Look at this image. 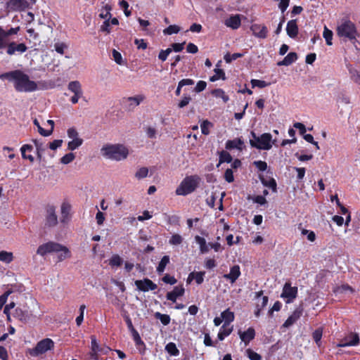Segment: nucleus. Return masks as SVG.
I'll use <instances>...</instances> for the list:
<instances>
[{"label": "nucleus", "mask_w": 360, "mask_h": 360, "mask_svg": "<svg viewBox=\"0 0 360 360\" xmlns=\"http://www.w3.org/2000/svg\"><path fill=\"white\" fill-rule=\"evenodd\" d=\"M155 319H159L164 326H167L170 323V316L167 314H163L160 312H155L154 314Z\"/></svg>", "instance_id": "f704fd0d"}, {"label": "nucleus", "mask_w": 360, "mask_h": 360, "mask_svg": "<svg viewBox=\"0 0 360 360\" xmlns=\"http://www.w3.org/2000/svg\"><path fill=\"white\" fill-rule=\"evenodd\" d=\"M240 276V266L238 265H234L231 268L230 272L229 274H224L223 277L227 280H229L231 283H234Z\"/></svg>", "instance_id": "a211bd4d"}, {"label": "nucleus", "mask_w": 360, "mask_h": 360, "mask_svg": "<svg viewBox=\"0 0 360 360\" xmlns=\"http://www.w3.org/2000/svg\"><path fill=\"white\" fill-rule=\"evenodd\" d=\"M112 56L114 58V60L119 65L122 64V57L120 52L116 51L115 49L112 50Z\"/></svg>", "instance_id": "69168bd1"}, {"label": "nucleus", "mask_w": 360, "mask_h": 360, "mask_svg": "<svg viewBox=\"0 0 360 360\" xmlns=\"http://www.w3.org/2000/svg\"><path fill=\"white\" fill-rule=\"evenodd\" d=\"M338 35L355 43L358 35L355 25L349 20H342L337 27Z\"/></svg>", "instance_id": "423d86ee"}, {"label": "nucleus", "mask_w": 360, "mask_h": 360, "mask_svg": "<svg viewBox=\"0 0 360 360\" xmlns=\"http://www.w3.org/2000/svg\"><path fill=\"white\" fill-rule=\"evenodd\" d=\"M323 37L325 38L328 45H332L333 32L328 29L326 27H324Z\"/></svg>", "instance_id": "de8ad7c7"}, {"label": "nucleus", "mask_w": 360, "mask_h": 360, "mask_svg": "<svg viewBox=\"0 0 360 360\" xmlns=\"http://www.w3.org/2000/svg\"><path fill=\"white\" fill-rule=\"evenodd\" d=\"M211 94L217 98H221L225 103L229 101V96H226L224 91L221 89H214Z\"/></svg>", "instance_id": "a19ab883"}, {"label": "nucleus", "mask_w": 360, "mask_h": 360, "mask_svg": "<svg viewBox=\"0 0 360 360\" xmlns=\"http://www.w3.org/2000/svg\"><path fill=\"white\" fill-rule=\"evenodd\" d=\"M243 144V141L240 139H235L233 140H229L226 143V148L227 150H232L234 148H237L238 150H242L241 146Z\"/></svg>", "instance_id": "b1692460"}, {"label": "nucleus", "mask_w": 360, "mask_h": 360, "mask_svg": "<svg viewBox=\"0 0 360 360\" xmlns=\"http://www.w3.org/2000/svg\"><path fill=\"white\" fill-rule=\"evenodd\" d=\"M136 288L142 292H148L149 290H155L157 289V285L149 278H144L143 280H136L134 282Z\"/></svg>", "instance_id": "2eb2a0df"}, {"label": "nucleus", "mask_w": 360, "mask_h": 360, "mask_svg": "<svg viewBox=\"0 0 360 360\" xmlns=\"http://www.w3.org/2000/svg\"><path fill=\"white\" fill-rule=\"evenodd\" d=\"M122 259H121V257L119 255H113L110 260V264L111 266H119L122 264Z\"/></svg>", "instance_id": "4d7b16f0"}, {"label": "nucleus", "mask_w": 360, "mask_h": 360, "mask_svg": "<svg viewBox=\"0 0 360 360\" xmlns=\"http://www.w3.org/2000/svg\"><path fill=\"white\" fill-rule=\"evenodd\" d=\"M8 42V38L5 34V30L0 26V49L6 48Z\"/></svg>", "instance_id": "ea45409f"}, {"label": "nucleus", "mask_w": 360, "mask_h": 360, "mask_svg": "<svg viewBox=\"0 0 360 360\" xmlns=\"http://www.w3.org/2000/svg\"><path fill=\"white\" fill-rule=\"evenodd\" d=\"M172 51V49L171 48H168L166 50H161L159 53L158 58L162 61H165Z\"/></svg>", "instance_id": "864d4df0"}, {"label": "nucleus", "mask_w": 360, "mask_h": 360, "mask_svg": "<svg viewBox=\"0 0 360 360\" xmlns=\"http://www.w3.org/2000/svg\"><path fill=\"white\" fill-rule=\"evenodd\" d=\"M191 101V97L188 95H184L182 99L178 103V107L179 108H183L186 106L189 102Z\"/></svg>", "instance_id": "13d9d810"}, {"label": "nucleus", "mask_w": 360, "mask_h": 360, "mask_svg": "<svg viewBox=\"0 0 360 360\" xmlns=\"http://www.w3.org/2000/svg\"><path fill=\"white\" fill-rule=\"evenodd\" d=\"M250 30L256 37L265 39L267 37L268 30L264 25L253 24L251 25Z\"/></svg>", "instance_id": "dca6fc26"}, {"label": "nucleus", "mask_w": 360, "mask_h": 360, "mask_svg": "<svg viewBox=\"0 0 360 360\" xmlns=\"http://www.w3.org/2000/svg\"><path fill=\"white\" fill-rule=\"evenodd\" d=\"M35 3L36 0H9L6 8L9 11H22L31 8Z\"/></svg>", "instance_id": "6e6552de"}, {"label": "nucleus", "mask_w": 360, "mask_h": 360, "mask_svg": "<svg viewBox=\"0 0 360 360\" xmlns=\"http://www.w3.org/2000/svg\"><path fill=\"white\" fill-rule=\"evenodd\" d=\"M33 142L37 148V158L40 160L41 158V153L45 150L46 147L41 142L39 141L38 140H33Z\"/></svg>", "instance_id": "c03bdc74"}, {"label": "nucleus", "mask_w": 360, "mask_h": 360, "mask_svg": "<svg viewBox=\"0 0 360 360\" xmlns=\"http://www.w3.org/2000/svg\"><path fill=\"white\" fill-rule=\"evenodd\" d=\"M250 136V144L251 147L259 150H269L276 142V140L272 141V136L269 133H264L260 136H257L252 131Z\"/></svg>", "instance_id": "20e7f679"}, {"label": "nucleus", "mask_w": 360, "mask_h": 360, "mask_svg": "<svg viewBox=\"0 0 360 360\" xmlns=\"http://www.w3.org/2000/svg\"><path fill=\"white\" fill-rule=\"evenodd\" d=\"M287 34L292 39H295L298 34V26L296 20H291L288 22L286 27Z\"/></svg>", "instance_id": "6ab92c4d"}, {"label": "nucleus", "mask_w": 360, "mask_h": 360, "mask_svg": "<svg viewBox=\"0 0 360 360\" xmlns=\"http://www.w3.org/2000/svg\"><path fill=\"white\" fill-rule=\"evenodd\" d=\"M360 343V338L358 333H350L345 338L340 340L337 346L340 347L356 346Z\"/></svg>", "instance_id": "f8f14e48"}, {"label": "nucleus", "mask_w": 360, "mask_h": 360, "mask_svg": "<svg viewBox=\"0 0 360 360\" xmlns=\"http://www.w3.org/2000/svg\"><path fill=\"white\" fill-rule=\"evenodd\" d=\"M224 24L226 26L232 28L233 30L238 29L241 25V20L239 15H231L230 18H227Z\"/></svg>", "instance_id": "aec40b11"}, {"label": "nucleus", "mask_w": 360, "mask_h": 360, "mask_svg": "<svg viewBox=\"0 0 360 360\" xmlns=\"http://www.w3.org/2000/svg\"><path fill=\"white\" fill-rule=\"evenodd\" d=\"M169 262V257L168 255H165L160 260L157 267V271L159 274L163 273L165 269L166 266Z\"/></svg>", "instance_id": "2f4dec72"}, {"label": "nucleus", "mask_w": 360, "mask_h": 360, "mask_svg": "<svg viewBox=\"0 0 360 360\" xmlns=\"http://www.w3.org/2000/svg\"><path fill=\"white\" fill-rule=\"evenodd\" d=\"M110 20L107 19L105 20L103 25L101 26L100 30L103 32H106L109 34L110 32Z\"/></svg>", "instance_id": "e2e57ef3"}, {"label": "nucleus", "mask_w": 360, "mask_h": 360, "mask_svg": "<svg viewBox=\"0 0 360 360\" xmlns=\"http://www.w3.org/2000/svg\"><path fill=\"white\" fill-rule=\"evenodd\" d=\"M58 224V217L56 213V207L48 205L45 207L44 226L54 227Z\"/></svg>", "instance_id": "9d476101"}, {"label": "nucleus", "mask_w": 360, "mask_h": 360, "mask_svg": "<svg viewBox=\"0 0 360 360\" xmlns=\"http://www.w3.org/2000/svg\"><path fill=\"white\" fill-rule=\"evenodd\" d=\"M184 288L182 286H176L172 291L167 293L166 297L168 300L175 302L178 297L184 295Z\"/></svg>", "instance_id": "412c9836"}, {"label": "nucleus", "mask_w": 360, "mask_h": 360, "mask_svg": "<svg viewBox=\"0 0 360 360\" xmlns=\"http://www.w3.org/2000/svg\"><path fill=\"white\" fill-rule=\"evenodd\" d=\"M101 155L110 160H121L127 157L128 151L122 145H106L101 149Z\"/></svg>", "instance_id": "39448f33"}, {"label": "nucleus", "mask_w": 360, "mask_h": 360, "mask_svg": "<svg viewBox=\"0 0 360 360\" xmlns=\"http://www.w3.org/2000/svg\"><path fill=\"white\" fill-rule=\"evenodd\" d=\"M83 143V140L80 138L74 139L68 144V148L70 150H74L79 148Z\"/></svg>", "instance_id": "58836bf2"}, {"label": "nucleus", "mask_w": 360, "mask_h": 360, "mask_svg": "<svg viewBox=\"0 0 360 360\" xmlns=\"http://www.w3.org/2000/svg\"><path fill=\"white\" fill-rule=\"evenodd\" d=\"M183 241V238L182 237L179 235V234H174L170 240H169V243L172 244V245H179L182 243Z\"/></svg>", "instance_id": "6e6d98bb"}, {"label": "nucleus", "mask_w": 360, "mask_h": 360, "mask_svg": "<svg viewBox=\"0 0 360 360\" xmlns=\"http://www.w3.org/2000/svg\"><path fill=\"white\" fill-rule=\"evenodd\" d=\"M180 31V27L176 25H169L168 27L163 30L165 34L171 35L176 34Z\"/></svg>", "instance_id": "a18cd8bd"}, {"label": "nucleus", "mask_w": 360, "mask_h": 360, "mask_svg": "<svg viewBox=\"0 0 360 360\" xmlns=\"http://www.w3.org/2000/svg\"><path fill=\"white\" fill-rule=\"evenodd\" d=\"M200 178L198 175L185 177L176 190L178 195H186L193 193L198 186Z\"/></svg>", "instance_id": "0eeeda50"}, {"label": "nucleus", "mask_w": 360, "mask_h": 360, "mask_svg": "<svg viewBox=\"0 0 360 360\" xmlns=\"http://www.w3.org/2000/svg\"><path fill=\"white\" fill-rule=\"evenodd\" d=\"M211 127H212V124L210 121L207 120H204L200 124L202 134L208 135L210 134V128Z\"/></svg>", "instance_id": "37998d69"}, {"label": "nucleus", "mask_w": 360, "mask_h": 360, "mask_svg": "<svg viewBox=\"0 0 360 360\" xmlns=\"http://www.w3.org/2000/svg\"><path fill=\"white\" fill-rule=\"evenodd\" d=\"M53 252L59 254L58 259L60 261H62L70 257V252L65 246L53 241H50L39 245L37 250V253L41 256H44L46 254Z\"/></svg>", "instance_id": "7ed1b4c3"}, {"label": "nucleus", "mask_w": 360, "mask_h": 360, "mask_svg": "<svg viewBox=\"0 0 360 360\" xmlns=\"http://www.w3.org/2000/svg\"><path fill=\"white\" fill-rule=\"evenodd\" d=\"M206 86H207V83L204 81H199L195 87L194 88L193 91L197 92V93H199V92H201L205 88H206Z\"/></svg>", "instance_id": "338daca9"}, {"label": "nucleus", "mask_w": 360, "mask_h": 360, "mask_svg": "<svg viewBox=\"0 0 360 360\" xmlns=\"http://www.w3.org/2000/svg\"><path fill=\"white\" fill-rule=\"evenodd\" d=\"M68 89L74 94H83L82 86L78 81H72L68 85Z\"/></svg>", "instance_id": "393cba45"}, {"label": "nucleus", "mask_w": 360, "mask_h": 360, "mask_svg": "<svg viewBox=\"0 0 360 360\" xmlns=\"http://www.w3.org/2000/svg\"><path fill=\"white\" fill-rule=\"evenodd\" d=\"M75 158V154L72 153H69L61 158L60 162L64 165H68V164L70 163L71 162H72Z\"/></svg>", "instance_id": "3c124183"}, {"label": "nucleus", "mask_w": 360, "mask_h": 360, "mask_svg": "<svg viewBox=\"0 0 360 360\" xmlns=\"http://www.w3.org/2000/svg\"><path fill=\"white\" fill-rule=\"evenodd\" d=\"M259 179L264 186L271 188L274 192L276 191V182L274 179H271L269 181H267L264 178V176L260 175Z\"/></svg>", "instance_id": "473e14b6"}, {"label": "nucleus", "mask_w": 360, "mask_h": 360, "mask_svg": "<svg viewBox=\"0 0 360 360\" xmlns=\"http://www.w3.org/2000/svg\"><path fill=\"white\" fill-rule=\"evenodd\" d=\"M162 281L164 283H169L170 285H174V284H175L177 282L176 279L174 276H171L169 274L165 275L162 277Z\"/></svg>", "instance_id": "680f3d73"}, {"label": "nucleus", "mask_w": 360, "mask_h": 360, "mask_svg": "<svg viewBox=\"0 0 360 360\" xmlns=\"http://www.w3.org/2000/svg\"><path fill=\"white\" fill-rule=\"evenodd\" d=\"M91 357L95 360L98 359V355L106 354L109 351H110V347L105 345H99V344L97 342L96 337L94 335L91 337Z\"/></svg>", "instance_id": "9b49d317"}, {"label": "nucleus", "mask_w": 360, "mask_h": 360, "mask_svg": "<svg viewBox=\"0 0 360 360\" xmlns=\"http://www.w3.org/2000/svg\"><path fill=\"white\" fill-rule=\"evenodd\" d=\"M232 161L231 155L226 151L222 150L219 153V162L217 165V167L220 165V164L223 162L229 163Z\"/></svg>", "instance_id": "e433bc0d"}, {"label": "nucleus", "mask_w": 360, "mask_h": 360, "mask_svg": "<svg viewBox=\"0 0 360 360\" xmlns=\"http://www.w3.org/2000/svg\"><path fill=\"white\" fill-rule=\"evenodd\" d=\"M6 48V53L13 56L16 53H23L27 50V46L24 43H16L15 41L8 42Z\"/></svg>", "instance_id": "ddd939ff"}, {"label": "nucleus", "mask_w": 360, "mask_h": 360, "mask_svg": "<svg viewBox=\"0 0 360 360\" xmlns=\"http://www.w3.org/2000/svg\"><path fill=\"white\" fill-rule=\"evenodd\" d=\"M146 133L148 138L150 139H155L157 135V130L155 128L153 127H146Z\"/></svg>", "instance_id": "5fc2aeb1"}, {"label": "nucleus", "mask_w": 360, "mask_h": 360, "mask_svg": "<svg viewBox=\"0 0 360 360\" xmlns=\"http://www.w3.org/2000/svg\"><path fill=\"white\" fill-rule=\"evenodd\" d=\"M55 50L57 53L63 54L65 49H67V45L64 43H56L54 45Z\"/></svg>", "instance_id": "774afa93"}, {"label": "nucleus", "mask_w": 360, "mask_h": 360, "mask_svg": "<svg viewBox=\"0 0 360 360\" xmlns=\"http://www.w3.org/2000/svg\"><path fill=\"white\" fill-rule=\"evenodd\" d=\"M297 287H292L291 284L288 282L285 283L283 288V292L281 293V297L286 298L287 303L292 302L293 300L297 297Z\"/></svg>", "instance_id": "4468645a"}, {"label": "nucleus", "mask_w": 360, "mask_h": 360, "mask_svg": "<svg viewBox=\"0 0 360 360\" xmlns=\"http://www.w3.org/2000/svg\"><path fill=\"white\" fill-rule=\"evenodd\" d=\"M238 335L241 340L244 342L245 345H247L252 340L255 338V331L253 328L250 327L245 332L239 330Z\"/></svg>", "instance_id": "f3484780"}, {"label": "nucleus", "mask_w": 360, "mask_h": 360, "mask_svg": "<svg viewBox=\"0 0 360 360\" xmlns=\"http://www.w3.org/2000/svg\"><path fill=\"white\" fill-rule=\"evenodd\" d=\"M112 10V6L109 4H106L105 6H103L101 10V13L99 14V17L101 18L105 19V20H110L112 15L110 13V11Z\"/></svg>", "instance_id": "c756f323"}, {"label": "nucleus", "mask_w": 360, "mask_h": 360, "mask_svg": "<svg viewBox=\"0 0 360 360\" xmlns=\"http://www.w3.org/2000/svg\"><path fill=\"white\" fill-rule=\"evenodd\" d=\"M195 240L196 243L199 245L200 250L202 254H205L209 252L210 246V243H207L204 238L200 237L199 236H196L195 237Z\"/></svg>", "instance_id": "5701e85b"}, {"label": "nucleus", "mask_w": 360, "mask_h": 360, "mask_svg": "<svg viewBox=\"0 0 360 360\" xmlns=\"http://www.w3.org/2000/svg\"><path fill=\"white\" fill-rule=\"evenodd\" d=\"M38 314V304L31 300L28 304L20 305L15 309L13 316L23 323L35 321Z\"/></svg>", "instance_id": "f03ea898"}, {"label": "nucleus", "mask_w": 360, "mask_h": 360, "mask_svg": "<svg viewBox=\"0 0 360 360\" xmlns=\"http://www.w3.org/2000/svg\"><path fill=\"white\" fill-rule=\"evenodd\" d=\"M252 88L255 87H259V88H264L269 85V83H267L265 81L263 80H259V79H252L250 81Z\"/></svg>", "instance_id": "8fccbe9b"}, {"label": "nucleus", "mask_w": 360, "mask_h": 360, "mask_svg": "<svg viewBox=\"0 0 360 360\" xmlns=\"http://www.w3.org/2000/svg\"><path fill=\"white\" fill-rule=\"evenodd\" d=\"M13 260V253L4 250L0 251V261L6 264L11 263Z\"/></svg>", "instance_id": "7c9ffc66"}, {"label": "nucleus", "mask_w": 360, "mask_h": 360, "mask_svg": "<svg viewBox=\"0 0 360 360\" xmlns=\"http://www.w3.org/2000/svg\"><path fill=\"white\" fill-rule=\"evenodd\" d=\"M232 332V328L224 327V325L221 328L219 333H218V339L219 340H223L226 337L229 335Z\"/></svg>", "instance_id": "4c0bfd02"}, {"label": "nucleus", "mask_w": 360, "mask_h": 360, "mask_svg": "<svg viewBox=\"0 0 360 360\" xmlns=\"http://www.w3.org/2000/svg\"><path fill=\"white\" fill-rule=\"evenodd\" d=\"M221 317L224 321L223 325H224V327H227L229 326L230 323L234 320V314L229 311V309H226L221 312Z\"/></svg>", "instance_id": "a878e982"}, {"label": "nucleus", "mask_w": 360, "mask_h": 360, "mask_svg": "<svg viewBox=\"0 0 360 360\" xmlns=\"http://www.w3.org/2000/svg\"><path fill=\"white\" fill-rule=\"evenodd\" d=\"M148 169L147 167H143L138 169V171L135 174V177L138 179H141L148 176Z\"/></svg>", "instance_id": "09e8293b"}, {"label": "nucleus", "mask_w": 360, "mask_h": 360, "mask_svg": "<svg viewBox=\"0 0 360 360\" xmlns=\"http://www.w3.org/2000/svg\"><path fill=\"white\" fill-rule=\"evenodd\" d=\"M253 164L255 165V167L262 172L265 171L267 169V164L264 161L258 160L255 161Z\"/></svg>", "instance_id": "052dcab7"}, {"label": "nucleus", "mask_w": 360, "mask_h": 360, "mask_svg": "<svg viewBox=\"0 0 360 360\" xmlns=\"http://www.w3.org/2000/svg\"><path fill=\"white\" fill-rule=\"evenodd\" d=\"M53 346L54 342L51 339L45 338L39 341L35 347L30 351V354L31 356H37L51 349Z\"/></svg>", "instance_id": "1a4fd4ad"}, {"label": "nucleus", "mask_w": 360, "mask_h": 360, "mask_svg": "<svg viewBox=\"0 0 360 360\" xmlns=\"http://www.w3.org/2000/svg\"><path fill=\"white\" fill-rule=\"evenodd\" d=\"M34 124L37 127L39 133L43 136H49L51 134V131L45 130L43 129L39 122L37 119H34L33 121Z\"/></svg>", "instance_id": "49530a36"}, {"label": "nucleus", "mask_w": 360, "mask_h": 360, "mask_svg": "<svg viewBox=\"0 0 360 360\" xmlns=\"http://www.w3.org/2000/svg\"><path fill=\"white\" fill-rule=\"evenodd\" d=\"M143 100L142 96H136L134 97H129L127 101L129 103V110H133L136 106H138L141 102Z\"/></svg>", "instance_id": "bb28decb"}, {"label": "nucleus", "mask_w": 360, "mask_h": 360, "mask_svg": "<svg viewBox=\"0 0 360 360\" xmlns=\"http://www.w3.org/2000/svg\"><path fill=\"white\" fill-rule=\"evenodd\" d=\"M194 84V81L191 79H183L181 81H179L178 84V86L176 89L175 94L176 96H179L181 94V88L185 86H192Z\"/></svg>", "instance_id": "c85d7f7f"}, {"label": "nucleus", "mask_w": 360, "mask_h": 360, "mask_svg": "<svg viewBox=\"0 0 360 360\" xmlns=\"http://www.w3.org/2000/svg\"><path fill=\"white\" fill-rule=\"evenodd\" d=\"M205 274V271L192 272L188 276V282H190L192 279H195V282L200 285L204 281Z\"/></svg>", "instance_id": "cd10ccee"}, {"label": "nucleus", "mask_w": 360, "mask_h": 360, "mask_svg": "<svg viewBox=\"0 0 360 360\" xmlns=\"http://www.w3.org/2000/svg\"><path fill=\"white\" fill-rule=\"evenodd\" d=\"M349 72L351 79L356 84L360 85V71L355 69L349 68Z\"/></svg>", "instance_id": "79ce46f5"}, {"label": "nucleus", "mask_w": 360, "mask_h": 360, "mask_svg": "<svg viewBox=\"0 0 360 360\" xmlns=\"http://www.w3.org/2000/svg\"><path fill=\"white\" fill-rule=\"evenodd\" d=\"M165 350L172 356H178L179 354V350L174 342H169L165 346Z\"/></svg>", "instance_id": "72a5a7b5"}, {"label": "nucleus", "mask_w": 360, "mask_h": 360, "mask_svg": "<svg viewBox=\"0 0 360 360\" xmlns=\"http://www.w3.org/2000/svg\"><path fill=\"white\" fill-rule=\"evenodd\" d=\"M297 59V55L295 52L289 53L283 60L279 61L277 65L278 66H288L291 65Z\"/></svg>", "instance_id": "4be33fe9"}, {"label": "nucleus", "mask_w": 360, "mask_h": 360, "mask_svg": "<svg viewBox=\"0 0 360 360\" xmlns=\"http://www.w3.org/2000/svg\"><path fill=\"white\" fill-rule=\"evenodd\" d=\"M224 178H225V180L229 182V183H231L234 181V177H233V171L231 169H227L226 171H225V173H224Z\"/></svg>", "instance_id": "0e129e2a"}, {"label": "nucleus", "mask_w": 360, "mask_h": 360, "mask_svg": "<svg viewBox=\"0 0 360 360\" xmlns=\"http://www.w3.org/2000/svg\"><path fill=\"white\" fill-rule=\"evenodd\" d=\"M1 78H6L14 83L16 91L20 92H31L37 89L35 82L31 81L27 75L21 70H14L6 72L1 75Z\"/></svg>", "instance_id": "f257e3e1"}, {"label": "nucleus", "mask_w": 360, "mask_h": 360, "mask_svg": "<svg viewBox=\"0 0 360 360\" xmlns=\"http://www.w3.org/2000/svg\"><path fill=\"white\" fill-rule=\"evenodd\" d=\"M248 358L250 360H262V356L260 354H257V352H254L253 350L250 349H248L246 350Z\"/></svg>", "instance_id": "603ef678"}, {"label": "nucleus", "mask_w": 360, "mask_h": 360, "mask_svg": "<svg viewBox=\"0 0 360 360\" xmlns=\"http://www.w3.org/2000/svg\"><path fill=\"white\" fill-rule=\"evenodd\" d=\"M120 6L124 9V14L127 17H129L131 15V11L128 9L129 8V4L125 0H122L119 3Z\"/></svg>", "instance_id": "bf43d9fd"}, {"label": "nucleus", "mask_w": 360, "mask_h": 360, "mask_svg": "<svg viewBox=\"0 0 360 360\" xmlns=\"http://www.w3.org/2000/svg\"><path fill=\"white\" fill-rule=\"evenodd\" d=\"M214 72L215 74L210 78V80L211 82H215L219 79H221L223 80L226 79L225 73L223 70L219 68H215L214 70Z\"/></svg>", "instance_id": "c9c22d12"}]
</instances>
